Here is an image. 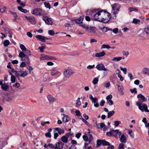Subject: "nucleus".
<instances>
[{
	"label": "nucleus",
	"mask_w": 149,
	"mask_h": 149,
	"mask_svg": "<svg viewBox=\"0 0 149 149\" xmlns=\"http://www.w3.org/2000/svg\"><path fill=\"white\" fill-rule=\"evenodd\" d=\"M101 15L102 20L99 21L102 22L104 23H107L111 18L110 14L107 12H105L104 10L102 11Z\"/></svg>",
	"instance_id": "nucleus-1"
},
{
	"label": "nucleus",
	"mask_w": 149,
	"mask_h": 149,
	"mask_svg": "<svg viewBox=\"0 0 149 149\" xmlns=\"http://www.w3.org/2000/svg\"><path fill=\"white\" fill-rule=\"evenodd\" d=\"M136 105L138 107L139 109L141 111H145L147 112H149V110L148 109L147 106L145 104L141 103L139 101L136 102Z\"/></svg>",
	"instance_id": "nucleus-2"
},
{
	"label": "nucleus",
	"mask_w": 149,
	"mask_h": 149,
	"mask_svg": "<svg viewBox=\"0 0 149 149\" xmlns=\"http://www.w3.org/2000/svg\"><path fill=\"white\" fill-rule=\"evenodd\" d=\"M102 10L98 11V10H95L92 11L93 14V15L94 19L95 20L99 21L102 20L101 13Z\"/></svg>",
	"instance_id": "nucleus-3"
},
{
	"label": "nucleus",
	"mask_w": 149,
	"mask_h": 149,
	"mask_svg": "<svg viewBox=\"0 0 149 149\" xmlns=\"http://www.w3.org/2000/svg\"><path fill=\"white\" fill-rule=\"evenodd\" d=\"M31 13L34 15L42 16L44 14V11L40 8H37L31 11Z\"/></svg>",
	"instance_id": "nucleus-4"
},
{
	"label": "nucleus",
	"mask_w": 149,
	"mask_h": 149,
	"mask_svg": "<svg viewBox=\"0 0 149 149\" xmlns=\"http://www.w3.org/2000/svg\"><path fill=\"white\" fill-rule=\"evenodd\" d=\"M42 19L45 23L49 25L52 24V19L47 16H44L42 17Z\"/></svg>",
	"instance_id": "nucleus-5"
},
{
	"label": "nucleus",
	"mask_w": 149,
	"mask_h": 149,
	"mask_svg": "<svg viewBox=\"0 0 149 149\" xmlns=\"http://www.w3.org/2000/svg\"><path fill=\"white\" fill-rule=\"evenodd\" d=\"M96 68L99 70H103L107 71V69L105 68L104 65L102 63H100L97 65L96 66Z\"/></svg>",
	"instance_id": "nucleus-6"
},
{
	"label": "nucleus",
	"mask_w": 149,
	"mask_h": 149,
	"mask_svg": "<svg viewBox=\"0 0 149 149\" xmlns=\"http://www.w3.org/2000/svg\"><path fill=\"white\" fill-rule=\"evenodd\" d=\"M72 71L70 69H68L64 72V74L66 77H68L73 74Z\"/></svg>",
	"instance_id": "nucleus-7"
},
{
	"label": "nucleus",
	"mask_w": 149,
	"mask_h": 149,
	"mask_svg": "<svg viewBox=\"0 0 149 149\" xmlns=\"http://www.w3.org/2000/svg\"><path fill=\"white\" fill-rule=\"evenodd\" d=\"M97 127L98 128L101 129L103 130H105L106 129V126L104 123H97V122H96Z\"/></svg>",
	"instance_id": "nucleus-8"
},
{
	"label": "nucleus",
	"mask_w": 149,
	"mask_h": 149,
	"mask_svg": "<svg viewBox=\"0 0 149 149\" xmlns=\"http://www.w3.org/2000/svg\"><path fill=\"white\" fill-rule=\"evenodd\" d=\"M26 19L29 21L31 24H35L36 23V22L34 18L33 17L25 16Z\"/></svg>",
	"instance_id": "nucleus-9"
},
{
	"label": "nucleus",
	"mask_w": 149,
	"mask_h": 149,
	"mask_svg": "<svg viewBox=\"0 0 149 149\" xmlns=\"http://www.w3.org/2000/svg\"><path fill=\"white\" fill-rule=\"evenodd\" d=\"M118 88L120 95H123L124 93L123 91V87L122 85H118Z\"/></svg>",
	"instance_id": "nucleus-10"
},
{
	"label": "nucleus",
	"mask_w": 149,
	"mask_h": 149,
	"mask_svg": "<svg viewBox=\"0 0 149 149\" xmlns=\"http://www.w3.org/2000/svg\"><path fill=\"white\" fill-rule=\"evenodd\" d=\"M112 132L113 134V136H116L118 135V136H120L121 134V132L120 131H119L118 130H113L112 129Z\"/></svg>",
	"instance_id": "nucleus-11"
},
{
	"label": "nucleus",
	"mask_w": 149,
	"mask_h": 149,
	"mask_svg": "<svg viewBox=\"0 0 149 149\" xmlns=\"http://www.w3.org/2000/svg\"><path fill=\"white\" fill-rule=\"evenodd\" d=\"M61 115L63 116L62 118V121L63 122H68L70 120V118L68 115L64 114H63Z\"/></svg>",
	"instance_id": "nucleus-12"
},
{
	"label": "nucleus",
	"mask_w": 149,
	"mask_h": 149,
	"mask_svg": "<svg viewBox=\"0 0 149 149\" xmlns=\"http://www.w3.org/2000/svg\"><path fill=\"white\" fill-rule=\"evenodd\" d=\"M47 98L49 102L50 103H52L56 100V99L50 95H48L47 96Z\"/></svg>",
	"instance_id": "nucleus-13"
},
{
	"label": "nucleus",
	"mask_w": 149,
	"mask_h": 149,
	"mask_svg": "<svg viewBox=\"0 0 149 149\" xmlns=\"http://www.w3.org/2000/svg\"><path fill=\"white\" fill-rule=\"evenodd\" d=\"M87 31L89 32L94 33L96 32V28L92 26H88Z\"/></svg>",
	"instance_id": "nucleus-14"
},
{
	"label": "nucleus",
	"mask_w": 149,
	"mask_h": 149,
	"mask_svg": "<svg viewBox=\"0 0 149 149\" xmlns=\"http://www.w3.org/2000/svg\"><path fill=\"white\" fill-rule=\"evenodd\" d=\"M137 98H139L142 100L143 102L146 101L147 98L145 97L143 95L141 94H140L137 96Z\"/></svg>",
	"instance_id": "nucleus-15"
},
{
	"label": "nucleus",
	"mask_w": 149,
	"mask_h": 149,
	"mask_svg": "<svg viewBox=\"0 0 149 149\" xmlns=\"http://www.w3.org/2000/svg\"><path fill=\"white\" fill-rule=\"evenodd\" d=\"M59 72L55 69H53L51 70V75L52 76H54L57 75Z\"/></svg>",
	"instance_id": "nucleus-16"
},
{
	"label": "nucleus",
	"mask_w": 149,
	"mask_h": 149,
	"mask_svg": "<svg viewBox=\"0 0 149 149\" xmlns=\"http://www.w3.org/2000/svg\"><path fill=\"white\" fill-rule=\"evenodd\" d=\"M105 54V52L103 51L101 52L96 53L95 54V56L96 57H100L104 56Z\"/></svg>",
	"instance_id": "nucleus-17"
},
{
	"label": "nucleus",
	"mask_w": 149,
	"mask_h": 149,
	"mask_svg": "<svg viewBox=\"0 0 149 149\" xmlns=\"http://www.w3.org/2000/svg\"><path fill=\"white\" fill-rule=\"evenodd\" d=\"M36 38L38 39V40L42 42H45V41H44L45 38L44 36L40 35H38L36 36Z\"/></svg>",
	"instance_id": "nucleus-18"
},
{
	"label": "nucleus",
	"mask_w": 149,
	"mask_h": 149,
	"mask_svg": "<svg viewBox=\"0 0 149 149\" xmlns=\"http://www.w3.org/2000/svg\"><path fill=\"white\" fill-rule=\"evenodd\" d=\"M84 17V16H81L79 18L77 19L76 20V22L77 24H79V25H80V24H81V23H83L82 21H83Z\"/></svg>",
	"instance_id": "nucleus-19"
},
{
	"label": "nucleus",
	"mask_w": 149,
	"mask_h": 149,
	"mask_svg": "<svg viewBox=\"0 0 149 149\" xmlns=\"http://www.w3.org/2000/svg\"><path fill=\"white\" fill-rule=\"evenodd\" d=\"M142 72L143 74L149 75V68H145L143 70Z\"/></svg>",
	"instance_id": "nucleus-20"
},
{
	"label": "nucleus",
	"mask_w": 149,
	"mask_h": 149,
	"mask_svg": "<svg viewBox=\"0 0 149 149\" xmlns=\"http://www.w3.org/2000/svg\"><path fill=\"white\" fill-rule=\"evenodd\" d=\"M112 8L114 10H118V5L116 3H114L112 5Z\"/></svg>",
	"instance_id": "nucleus-21"
},
{
	"label": "nucleus",
	"mask_w": 149,
	"mask_h": 149,
	"mask_svg": "<svg viewBox=\"0 0 149 149\" xmlns=\"http://www.w3.org/2000/svg\"><path fill=\"white\" fill-rule=\"evenodd\" d=\"M68 137L66 135L63 136L61 138L62 141L64 143H66L68 141Z\"/></svg>",
	"instance_id": "nucleus-22"
},
{
	"label": "nucleus",
	"mask_w": 149,
	"mask_h": 149,
	"mask_svg": "<svg viewBox=\"0 0 149 149\" xmlns=\"http://www.w3.org/2000/svg\"><path fill=\"white\" fill-rule=\"evenodd\" d=\"M120 141L121 142L125 143L126 142V137L124 134L121 135L120 138Z\"/></svg>",
	"instance_id": "nucleus-23"
},
{
	"label": "nucleus",
	"mask_w": 149,
	"mask_h": 149,
	"mask_svg": "<svg viewBox=\"0 0 149 149\" xmlns=\"http://www.w3.org/2000/svg\"><path fill=\"white\" fill-rule=\"evenodd\" d=\"M40 59L41 60H48V56L47 55L42 54L41 55V57L40 58Z\"/></svg>",
	"instance_id": "nucleus-24"
},
{
	"label": "nucleus",
	"mask_w": 149,
	"mask_h": 149,
	"mask_svg": "<svg viewBox=\"0 0 149 149\" xmlns=\"http://www.w3.org/2000/svg\"><path fill=\"white\" fill-rule=\"evenodd\" d=\"M21 76L22 77H24L26 76L28 74L27 71H24L23 70H21Z\"/></svg>",
	"instance_id": "nucleus-25"
},
{
	"label": "nucleus",
	"mask_w": 149,
	"mask_h": 149,
	"mask_svg": "<svg viewBox=\"0 0 149 149\" xmlns=\"http://www.w3.org/2000/svg\"><path fill=\"white\" fill-rule=\"evenodd\" d=\"M122 59L121 57H116L112 59V61H113L118 62L121 60Z\"/></svg>",
	"instance_id": "nucleus-26"
},
{
	"label": "nucleus",
	"mask_w": 149,
	"mask_h": 149,
	"mask_svg": "<svg viewBox=\"0 0 149 149\" xmlns=\"http://www.w3.org/2000/svg\"><path fill=\"white\" fill-rule=\"evenodd\" d=\"M79 26L82 27L84 29H85L86 30H87L88 26V25L84 23L83 22L81 23V24H80V25H79Z\"/></svg>",
	"instance_id": "nucleus-27"
},
{
	"label": "nucleus",
	"mask_w": 149,
	"mask_h": 149,
	"mask_svg": "<svg viewBox=\"0 0 149 149\" xmlns=\"http://www.w3.org/2000/svg\"><path fill=\"white\" fill-rule=\"evenodd\" d=\"M44 4L45 5V7L47 8H48L49 9H51V6L49 3L44 2Z\"/></svg>",
	"instance_id": "nucleus-28"
},
{
	"label": "nucleus",
	"mask_w": 149,
	"mask_h": 149,
	"mask_svg": "<svg viewBox=\"0 0 149 149\" xmlns=\"http://www.w3.org/2000/svg\"><path fill=\"white\" fill-rule=\"evenodd\" d=\"M81 102L80 101V98H78L76 101V105L77 107H79L81 105Z\"/></svg>",
	"instance_id": "nucleus-29"
},
{
	"label": "nucleus",
	"mask_w": 149,
	"mask_h": 149,
	"mask_svg": "<svg viewBox=\"0 0 149 149\" xmlns=\"http://www.w3.org/2000/svg\"><path fill=\"white\" fill-rule=\"evenodd\" d=\"M115 113V111H109L108 113L107 118H109L111 116L113 115Z\"/></svg>",
	"instance_id": "nucleus-30"
},
{
	"label": "nucleus",
	"mask_w": 149,
	"mask_h": 149,
	"mask_svg": "<svg viewBox=\"0 0 149 149\" xmlns=\"http://www.w3.org/2000/svg\"><path fill=\"white\" fill-rule=\"evenodd\" d=\"M111 47L109 46L108 45L104 44L102 45L101 49L107 48V49H109L111 48Z\"/></svg>",
	"instance_id": "nucleus-31"
},
{
	"label": "nucleus",
	"mask_w": 149,
	"mask_h": 149,
	"mask_svg": "<svg viewBox=\"0 0 149 149\" xmlns=\"http://www.w3.org/2000/svg\"><path fill=\"white\" fill-rule=\"evenodd\" d=\"M101 30L104 33L106 32L109 30H112L111 29H108L107 28L105 27L102 28H101Z\"/></svg>",
	"instance_id": "nucleus-32"
},
{
	"label": "nucleus",
	"mask_w": 149,
	"mask_h": 149,
	"mask_svg": "<svg viewBox=\"0 0 149 149\" xmlns=\"http://www.w3.org/2000/svg\"><path fill=\"white\" fill-rule=\"evenodd\" d=\"M101 143L103 146H110V143L106 141H102Z\"/></svg>",
	"instance_id": "nucleus-33"
},
{
	"label": "nucleus",
	"mask_w": 149,
	"mask_h": 149,
	"mask_svg": "<svg viewBox=\"0 0 149 149\" xmlns=\"http://www.w3.org/2000/svg\"><path fill=\"white\" fill-rule=\"evenodd\" d=\"M20 47L22 51V52H24L26 51V49L25 46L23 44H21L20 45Z\"/></svg>",
	"instance_id": "nucleus-34"
},
{
	"label": "nucleus",
	"mask_w": 149,
	"mask_h": 149,
	"mask_svg": "<svg viewBox=\"0 0 149 149\" xmlns=\"http://www.w3.org/2000/svg\"><path fill=\"white\" fill-rule=\"evenodd\" d=\"M18 9L21 12L24 13H26L27 11L26 10L23 9L21 6H18Z\"/></svg>",
	"instance_id": "nucleus-35"
},
{
	"label": "nucleus",
	"mask_w": 149,
	"mask_h": 149,
	"mask_svg": "<svg viewBox=\"0 0 149 149\" xmlns=\"http://www.w3.org/2000/svg\"><path fill=\"white\" fill-rule=\"evenodd\" d=\"M140 22V20L139 19H136L135 18H134L133 19V23L135 24H139Z\"/></svg>",
	"instance_id": "nucleus-36"
},
{
	"label": "nucleus",
	"mask_w": 149,
	"mask_h": 149,
	"mask_svg": "<svg viewBox=\"0 0 149 149\" xmlns=\"http://www.w3.org/2000/svg\"><path fill=\"white\" fill-rule=\"evenodd\" d=\"M1 88L3 90L6 91L8 88L9 87L8 85L3 84L1 86Z\"/></svg>",
	"instance_id": "nucleus-37"
},
{
	"label": "nucleus",
	"mask_w": 149,
	"mask_h": 149,
	"mask_svg": "<svg viewBox=\"0 0 149 149\" xmlns=\"http://www.w3.org/2000/svg\"><path fill=\"white\" fill-rule=\"evenodd\" d=\"M26 56V55L23 52H20L19 54V57L23 58Z\"/></svg>",
	"instance_id": "nucleus-38"
},
{
	"label": "nucleus",
	"mask_w": 149,
	"mask_h": 149,
	"mask_svg": "<svg viewBox=\"0 0 149 149\" xmlns=\"http://www.w3.org/2000/svg\"><path fill=\"white\" fill-rule=\"evenodd\" d=\"M144 31L146 32V34H149V26H147L145 27L144 29Z\"/></svg>",
	"instance_id": "nucleus-39"
},
{
	"label": "nucleus",
	"mask_w": 149,
	"mask_h": 149,
	"mask_svg": "<svg viewBox=\"0 0 149 149\" xmlns=\"http://www.w3.org/2000/svg\"><path fill=\"white\" fill-rule=\"evenodd\" d=\"M21 71H16L15 72V75L17 77H19L21 76Z\"/></svg>",
	"instance_id": "nucleus-40"
},
{
	"label": "nucleus",
	"mask_w": 149,
	"mask_h": 149,
	"mask_svg": "<svg viewBox=\"0 0 149 149\" xmlns=\"http://www.w3.org/2000/svg\"><path fill=\"white\" fill-rule=\"evenodd\" d=\"M11 81L12 83H14L16 81V79L15 76L13 75H12L11 77Z\"/></svg>",
	"instance_id": "nucleus-41"
},
{
	"label": "nucleus",
	"mask_w": 149,
	"mask_h": 149,
	"mask_svg": "<svg viewBox=\"0 0 149 149\" xmlns=\"http://www.w3.org/2000/svg\"><path fill=\"white\" fill-rule=\"evenodd\" d=\"M128 133L132 137L134 138V134L132 130H128Z\"/></svg>",
	"instance_id": "nucleus-42"
},
{
	"label": "nucleus",
	"mask_w": 149,
	"mask_h": 149,
	"mask_svg": "<svg viewBox=\"0 0 149 149\" xmlns=\"http://www.w3.org/2000/svg\"><path fill=\"white\" fill-rule=\"evenodd\" d=\"M48 34L51 36H53L55 34V32L54 30H49L48 31Z\"/></svg>",
	"instance_id": "nucleus-43"
},
{
	"label": "nucleus",
	"mask_w": 149,
	"mask_h": 149,
	"mask_svg": "<svg viewBox=\"0 0 149 149\" xmlns=\"http://www.w3.org/2000/svg\"><path fill=\"white\" fill-rule=\"evenodd\" d=\"M10 43V42L8 40H5L4 42V46H7L9 45Z\"/></svg>",
	"instance_id": "nucleus-44"
},
{
	"label": "nucleus",
	"mask_w": 149,
	"mask_h": 149,
	"mask_svg": "<svg viewBox=\"0 0 149 149\" xmlns=\"http://www.w3.org/2000/svg\"><path fill=\"white\" fill-rule=\"evenodd\" d=\"M106 134L107 136H113L112 130L111 129V132H108L106 133Z\"/></svg>",
	"instance_id": "nucleus-45"
},
{
	"label": "nucleus",
	"mask_w": 149,
	"mask_h": 149,
	"mask_svg": "<svg viewBox=\"0 0 149 149\" xmlns=\"http://www.w3.org/2000/svg\"><path fill=\"white\" fill-rule=\"evenodd\" d=\"M98 81V79L97 78H95L93 81V83L94 84H96Z\"/></svg>",
	"instance_id": "nucleus-46"
},
{
	"label": "nucleus",
	"mask_w": 149,
	"mask_h": 149,
	"mask_svg": "<svg viewBox=\"0 0 149 149\" xmlns=\"http://www.w3.org/2000/svg\"><path fill=\"white\" fill-rule=\"evenodd\" d=\"M120 70L122 71L124 74H126L127 73V69L126 68H123L122 67H120Z\"/></svg>",
	"instance_id": "nucleus-47"
},
{
	"label": "nucleus",
	"mask_w": 149,
	"mask_h": 149,
	"mask_svg": "<svg viewBox=\"0 0 149 149\" xmlns=\"http://www.w3.org/2000/svg\"><path fill=\"white\" fill-rule=\"evenodd\" d=\"M122 54L123 55L125 56L126 57L129 54V53L128 51L125 52V51H123Z\"/></svg>",
	"instance_id": "nucleus-48"
},
{
	"label": "nucleus",
	"mask_w": 149,
	"mask_h": 149,
	"mask_svg": "<svg viewBox=\"0 0 149 149\" xmlns=\"http://www.w3.org/2000/svg\"><path fill=\"white\" fill-rule=\"evenodd\" d=\"M112 95L110 94L106 97V99L107 101H108L109 100H111V99L112 98Z\"/></svg>",
	"instance_id": "nucleus-49"
},
{
	"label": "nucleus",
	"mask_w": 149,
	"mask_h": 149,
	"mask_svg": "<svg viewBox=\"0 0 149 149\" xmlns=\"http://www.w3.org/2000/svg\"><path fill=\"white\" fill-rule=\"evenodd\" d=\"M75 112L77 116H81V113L79 110H76Z\"/></svg>",
	"instance_id": "nucleus-50"
},
{
	"label": "nucleus",
	"mask_w": 149,
	"mask_h": 149,
	"mask_svg": "<svg viewBox=\"0 0 149 149\" xmlns=\"http://www.w3.org/2000/svg\"><path fill=\"white\" fill-rule=\"evenodd\" d=\"M136 88H134L133 89H130V91L132 93H136L137 92V91H136Z\"/></svg>",
	"instance_id": "nucleus-51"
},
{
	"label": "nucleus",
	"mask_w": 149,
	"mask_h": 149,
	"mask_svg": "<svg viewBox=\"0 0 149 149\" xmlns=\"http://www.w3.org/2000/svg\"><path fill=\"white\" fill-rule=\"evenodd\" d=\"M55 149H61V147L60 145H58V144L56 143L55 144Z\"/></svg>",
	"instance_id": "nucleus-52"
},
{
	"label": "nucleus",
	"mask_w": 149,
	"mask_h": 149,
	"mask_svg": "<svg viewBox=\"0 0 149 149\" xmlns=\"http://www.w3.org/2000/svg\"><path fill=\"white\" fill-rule=\"evenodd\" d=\"M45 48V47L42 46L41 47H39L38 49L40 50V51L42 52H43L44 49Z\"/></svg>",
	"instance_id": "nucleus-53"
},
{
	"label": "nucleus",
	"mask_w": 149,
	"mask_h": 149,
	"mask_svg": "<svg viewBox=\"0 0 149 149\" xmlns=\"http://www.w3.org/2000/svg\"><path fill=\"white\" fill-rule=\"evenodd\" d=\"M128 76L130 77V80H132L134 79L132 74L131 73H129L128 74Z\"/></svg>",
	"instance_id": "nucleus-54"
},
{
	"label": "nucleus",
	"mask_w": 149,
	"mask_h": 149,
	"mask_svg": "<svg viewBox=\"0 0 149 149\" xmlns=\"http://www.w3.org/2000/svg\"><path fill=\"white\" fill-rule=\"evenodd\" d=\"M124 145L123 143L120 144L118 146V149H124Z\"/></svg>",
	"instance_id": "nucleus-55"
},
{
	"label": "nucleus",
	"mask_w": 149,
	"mask_h": 149,
	"mask_svg": "<svg viewBox=\"0 0 149 149\" xmlns=\"http://www.w3.org/2000/svg\"><path fill=\"white\" fill-rule=\"evenodd\" d=\"M95 65L94 64L93 65H89L87 67V68L88 69H91L92 68H94L95 67Z\"/></svg>",
	"instance_id": "nucleus-56"
},
{
	"label": "nucleus",
	"mask_w": 149,
	"mask_h": 149,
	"mask_svg": "<svg viewBox=\"0 0 149 149\" xmlns=\"http://www.w3.org/2000/svg\"><path fill=\"white\" fill-rule=\"evenodd\" d=\"M26 64L25 62H22L21 63L20 66V67L22 68L25 67L26 66Z\"/></svg>",
	"instance_id": "nucleus-57"
},
{
	"label": "nucleus",
	"mask_w": 149,
	"mask_h": 149,
	"mask_svg": "<svg viewBox=\"0 0 149 149\" xmlns=\"http://www.w3.org/2000/svg\"><path fill=\"white\" fill-rule=\"evenodd\" d=\"M129 10L130 12H132L133 11H135L136 12H137L138 10L137 9H136L135 8H130L129 9Z\"/></svg>",
	"instance_id": "nucleus-58"
},
{
	"label": "nucleus",
	"mask_w": 149,
	"mask_h": 149,
	"mask_svg": "<svg viewBox=\"0 0 149 149\" xmlns=\"http://www.w3.org/2000/svg\"><path fill=\"white\" fill-rule=\"evenodd\" d=\"M45 135L46 137L49 138H51L52 136L51 133L49 132H48L45 133Z\"/></svg>",
	"instance_id": "nucleus-59"
},
{
	"label": "nucleus",
	"mask_w": 149,
	"mask_h": 149,
	"mask_svg": "<svg viewBox=\"0 0 149 149\" xmlns=\"http://www.w3.org/2000/svg\"><path fill=\"white\" fill-rule=\"evenodd\" d=\"M101 141L100 140H98L97 141V147H99L101 143Z\"/></svg>",
	"instance_id": "nucleus-60"
},
{
	"label": "nucleus",
	"mask_w": 149,
	"mask_h": 149,
	"mask_svg": "<svg viewBox=\"0 0 149 149\" xmlns=\"http://www.w3.org/2000/svg\"><path fill=\"white\" fill-rule=\"evenodd\" d=\"M13 86L17 88H18L20 86V84L18 83H16L15 84L13 85Z\"/></svg>",
	"instance_id": "nucleus-61"
},
{
	"label": "nucleus",
	"mask_w": 149,
	"mask_h": 149,
	"mask_svg": "<svg viewBox=\"0 0 149 149\" xmlns=\"http://www.w3.org/2000/svg\"><path fill=\"white\" fill-rule=\"evenodd\" d=\"M114 125L115 126H117L120 123V122L119 121H115L114 122Z\"/></svg>",
	"instance_id": "nucleus-62"
},
{
	"label": "nucleus",
	"mask_w": 149,
	"mask_h": 149,
	"mask_svg": "<svg viewBox=\"0 0 149 149\" xmlns=\"http://www.w3.org/2000/svg\"><path fill=\"white\" fill-rule=\"evenodd\" d=\"M108 104L110 106H111L113 104V102L111 100H108Z\"/></svg>",
	"instance_id": "nucleus-63"
},
{
	"label": "nucleus",
	"mask_w": 149,
	"mask_h": 149,
	"mask_svg": "<svg viewBox=\"0 0 149 149\" xmlns=\"http://www.w3.org/2000/svg\"><path fill=\"white\" fill-rule=\"evenodd\" d=\"M27 35L30 38H31L32 36V34L31 33V32H29L27 33Z\"/></svg>",
	"instance_id": "nucleus-64"
}]
</instances>
